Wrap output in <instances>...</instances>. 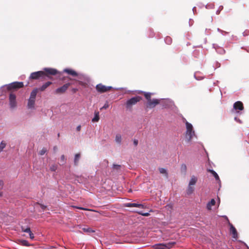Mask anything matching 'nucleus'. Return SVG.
<instances>
[{"label": "nucleus", "instance_id": "b1692460", "mask_svg": "<svg viewBox=\"0 0 249 249\" xmlns=\"http://www.w3.org/2000/svg\"><path fill=\"white\" fill-rule=\"evenodd\" d=\"M115 142L119 144H120L121 143L122 136L120 134H118L116 135Z\"/></svg>", "mask_w": 249, "mask_h": 249}, {"label": "nucleus", "instance_id": "a211bd4d", "mask_svg": "<svg viewBox=\"0 0 249 249\" xmlns=\"http://www.w3.org/2000/svg\"><path fill=\"white\" fill-rule=\"evenodd\" d=\"M197 178L196 177H195V176H192L191 177V179L190 180L189 185H190V186H192V185H195L197 182Z\"/></svg>", "mask_w": 249, "mask_h": 249}, {"label": "nucleus", "instance_id": "f257e3e1", "mask_svg": "<svg viewBox=\"0 0 249 249\" xmlns=\"http://www.w3.org/2000/svg\"><path fill=\"white\" fill-rule=\"evenodd\" d=\"M38 92V89L36 88L34 89L30 94V96L28 99L27 107L28 108H34L35 100L37 93Z\"/></svg>", "mask_w": 249, "mask_h": 249}, {"label": "nucleus", "instance_id": "58836bf2", "mask_svg": "<svg viewBox=\"0 0 249 249\" xmlns=\"http://www.w3.org/2000/svg\"><path fill=\"white\" fill-rule=\"evenodd\" d=\"M3 186V182L0 181V191L2 189ZM2 196V193L0 191V197Z\"/></svg>", "mask_w": 249, "mask_h": 249}, {"label": "nucleus", "instance_id": "f3484780", "mask_svg": "<svg viewBox=\"0 0 249 249\" xmlns=\"http://www.w3.org/2000/svg\"><path fill=\"white\" fill-rule=\"evenodd\" d=\"M52 84V82H50V81H48V82H47L46 83H45V84H44L41 87H40L39 88L37 89H38V90H40L41 91H44L49 86H50Z\"/></svg>", "mask_w": 249, "mask_h": 249}, {"label": "nucleus", "instance_id": "2eb2a0df", "mask_svg": "<svg viewBox=\"0 0 249 249\" xmlns=\"http://www.w3.org/2000/svg\"><path fill=\"white\" fill-rule=\"evenodd\" d=\"M21 230L23 232L28 233L29 234L30 239H34V234L31 231V229L29 227H28V228L25 229L23 227H22Z\"/></svg>", "mask_w": 249, "mask_h": 249}, {"label": "nucleus", "instance_id": "393cba45", "mask_svg": "<svg viewBox=\"0 0 249 249\" xmlns=\"http://www.w3.org/2000/svg\"><path fill=\"white\" fill-rule=\"evenodd\" d=\"M194 191V188L192 186L188 185V188L187 189V194L188 195H191L193 193Z\"/></svg>", "mask_w": 249, "mask_h": 249}, {"label": "nucleus", "instance_id": "4c0bfd02", "mask_svg": "<svg viewBox=\"0 0 249 249\" xmlns=\"http://www.w3.org/2000/svg\"><path fill=\"white\" fill-rule=\"evenodd\" d=\"M109 105L108 104V102H106V104L104 105V106L100 108L101 110L103 109H107Z\"/></svg>", "mask_w": 249, "mask_h": 249}, {"label": "nucleus", "instance_id": "f8f14e48", "mask_svg": "<svg viewBox=\"0 0 249 249\" xmlns=\"http://www.w3.org/2000/svg\"><path fill=\"white\" fill-rule=\"evenodd\" d=\"M125 206L127 207H138L144 209L145 208L144 205L141 204L135 203H127L125 204Z\"/></svg>", "mask_w": 249, "mask_h": 249}, {"label": "nucleus", "instance_id": "c756f323", "mask_svg": "<svg viewBox=\"0 0 249 249\" xmlns=\"http://www.w3.org/2000/svg\"><path fill=\"white\" fill-rule=\"evenodd\" d=\"M83 231L86 232H94V231L92 230L91 229L89 228H84L82 229Z\"/></svg>", "mask_w": 249, "mask_h": 249}, {"label": "nucleus", "instance_id": "0eeeda50", "mask_svg": "<svg viewBox=\"0 0 249 249\" xmlns=\"http://www.w3.org/2000/svg\"><path fill=\"white\" fill-rule=\"evenodd\" d=\"M71 85V83H67L64 84L63 86L57 88L54 91V93L56 94H61L64 93Z\"/></svg>", "mask_w": 249, "mask_h": 249}, {"label": "nucleus", "instance_id": "9d476101", "mask_svg": "<svg viewBox=\"0 0 249 249\" xmlns=\"http://www.w3.org/2000/svg\"><path fill=\"white\" fill-rule=\"evenodd\" d=\"M44 76V72L43 71H38L36 72H32L30 76V78L31 79H38L40 77H43Z\"/></svg>", "mask_w": 249, "mask_h": 249}, {"label": "nucleus", "instance_id": "f03ea898", "mask_svg": "<svg viewBox=\"0 0 249 249\" xmlns=\"http://www.w3.org/2000/svg\"><path fill=\"white\" fill-rule=\"evenodd\" d=\"M185 122L186 127V138L190 141L193 138V136L195 135V131L193 130V127L191 124L188 122L185 119Z\"/></svg>", "mask_w": 249, "mask_h": 249}, {"label": "nucleus", "instance_id": "1a4fd4ad", "mask_svg": "<svg viewBox=\"0 0 249 249\" xmlns=\"http://www.w3.org/2000/svg\"><path fill=\"white\" fill-rule=\"evenodd\" d=\"M9 105L11 108H14L17 106L16 96L12 93L9 95Z\"/></svg>", "mask_w": 249, "mask_h": 249}, {"label": "nucleus", "instance_id": "e433bc0d", "mask_svg": "<svg viewBox=\"0 0 249 249\" xmlns=\"http://www.w3.org/2000/svg\"><path fill=\"white\" fill-rule=\"evenodd\" d=\"M36 205H39L40 206V207L41 208V209H42L43 211H44V210H45V209L46 208V207H47V206H46L44 205H43V204H40L39 203H38V202H37V203H36Z\"/></svg>", "mask_w": 249, "mask_h": 249}, {"label": "nucleus", "instance_id": "20e7f679", "mask_svg": "<svg viewBox=\"0 0 249 249\" xmlns=\"http://www.w3.org/2000/svg\"><path fill=\"white\" fill-rule=\"evenodd\" d=\"M24 87L22 82H14L6 86L7 89L9 91L17 90Z\"/></svg>", "mask_w": 249, "mask_h": 249}, {"label": "nucleus", "instance_id": "a18cd8bd", "mask_svg": "<svg viewBox=\"0 0 249 249\" xmlns=\"http://www.w3.org/2000/svg\"><path fill=\"white\" fill-rule=\"evenodd\" d=\"M53 149L54 150H55L57 149V147L56 146H55V147H54Z\"/></svg>", "mask_w": 249, "mask_h": 249}, {"label": "nucleus", "instance_id": "72a5a7b5", "mask_svg": "<svg viewBox=\"0 0 249 249\" xmlns=\"http://www.w3.org/2000/svg\"><path fill=\"white\" fill-rule=\"evenodd\" d=\"M139 214L144 216H148L150 215V213H142V212H138Z\"/></svg>", "mask_w": 249, "mask_h": 249}, {"label": "nucleus", "instance_id": "4be33fe9", "mask_svg": "<svg viewBox=\"0 0 249 249\" xmlns=\"http://www.w3.org/2000/svg\"><path fill=\"white\" fill-rule=\"evenodd\" d=\"M209 171L212 173L216 180H219V178L217 174L213 170H209Z\"/></svg>", "mask_w": 249, "mask_h": 249}, {"label": "nucleus", "instance_id": "bb28decb", "mask_svg": "<svg viewBox=\"0 0 249 249\" xmlns=\"http://www.w3.org/2000/svg\"><path fill=\"white\" fill-rule=\"evenodd\" d=\"M20 244L22 246H26V247H29L30 246V244L27 240H22L20 241Z\"/></svg>", "mask_w": 249, "mask_h": 249}, {"label": "nucleus", "instance_id": "7c9ffc66", "mask_svg": "<svg viewBox=\"0 0 249 249\" xmlns=\"http://www.w3.org/2000/svg\"><path fill=\"white\" fill-rule=\"evenodd\" d=\"M121 166L120 165L115 164H114L113 165V169L114 170L119 171L121 169Z\"/></svg>", "mask_w": 249, "mask_h": 249}, {"label": "nucleus", "instance_id": "c9c22d12", "mask_svg": "<svg viewBox=\"0 0 249 249\" xmlns=\"http://www.w3.org/2000/svg\"><path fill=\"white\" fill-rule=\"evenodd\" d=\"M47 151V150L45 148H43L39 152V154L40 155H43Z\"/></svg>", "mask_w": 249, "mask_h": 249}, {"label": "nucleus", "instance_id": "cd10ccee", "mask_svg": "<svg viewBox=\"0 0 249 249\" xmlns=\"http://www.w3.org/2000/svg\"><path fill=\"white\" fill-rule=\"evenodd\" d=\"M6 145V142L2 141L0 143V153L2 151L3 149L5 147Z\"/></svg>", "mask_w": 249, "mask_h": 249}, {"label": "nucleus", "instance_id": "37998d69", "mask_svg": "<svg viewBox=\"0 0 249 249\" xmlns=\"http://www.w3.org/2000/svg\"><path fill=\"white\" fill-rule=\"evenodd\" d=\"M81 126L80 125H79L78 126H77L76 127L77 131H80L81 130Z\"/></svg>", "mask_w": 249, "mask_h": 249}, {"label": "nucleus", "instance_id": "a19ab883", "mask_svg": "<svg viewBox=\"0 0 249 249\" xmlns=\"http://www.w3.org/2000/svg\"><path fill=\"white\" fill-rule=\"evenodd\" d=\"M78 89H76V88H72L71 89V91L73 92V93H76L77 91H78Z\"/></svg>", "mask_w": 249, "mask_h": 249}, {"label": "nucleus", "instance_id": "423d86ee", "mask_svg": "<svg viewBox=\"0 0 249 249\" xmlns=\"http://www.w3.org/2000/svg\"><path fill=\"white\" fill-rule=\"evenodd\" d=\"M96 89L98 92L104 93L111 90L112 89V87L111 86H106L102 84H99L96 85Z\"/></svg>", "mask_w": 249, "mask_h": 249}, {"label": "nucleus", "instance_id": "6e6552de", "mask_svg": "<svg viewBox=\"0 0 249 249\" xmlns=\"http://www.w3.org/2000/svg\"><path fill=\"white\" fill-rule=\"evenodd\" d=\"M44 76L50 77V75H55L58 73L57 70L53 68H45L44 69Z\"/></svg>", "mask_w": 249, "mask_h": 249}, {"label": "nucleus", "instance_id": "dca6fc26", "mask_svg": "<svg viewBox=\"0 0 249 249\" xmlns=\"http://www.w3.org/2000/svg\"><path fill=\"white\" fill-rule=\"evenodd\" d=\"M230 231L232 234V237L234 238L237 237V232L235 228L232 225L230 224Z\"/></svg>", "mask_w": 249, "mask_h": 249}, {"label": "nucleus", "instance_id": "9b49d317", "mask_svg": "<svg viewBox=\"0 0 249 249\" xmlns=\"http://www.w3.org/2000/svg\"><path fill=\"white\" fill-rule=\"evenodd\" d=\"M160 103V100L157 99H153L151 100V101L147 102L146 107L147 108H154L157 105H158Z\"/></svg>", "mask_w": 249, "mask_h": 249}, {"label": "nucleus", "instance_id": "f704fd0d", "mask_svg": "<svg viewBox=\"0 0 249 249\" xmlns=\"http://www.w3.org/2000/svg\"><path fill=\"white\" fill-rule=\"evenodd\" d=\"M57 165L55 164L52 165L50 167V170L52 171H55L57 169Z\"/></svg>", "mask_w": 249, "mask_h": 249}, {"label": "nucleus", "instance_id": "2f4dec72", "mask_svg": "<svg viewBox=\"0 0 249 249\" xmlns=\"http://www.w3.org/2000/svg\"><path fill=\"white\" fill-rule=\"evenodd\" d=\"M180 170L182 172H183L184 173H186L187 170L186 165L185 164H181L180 167Z\"/></svg>", "mask_w": 249, "mask_h": 249}, {"label": "nucleus", "instance_id": "6ab92c4d", "mask_svg": "<svg viewBox=\"0 0 249 249\" xmlns=\"http://www.w3.org/2000/svg\"><path fill=\"white\" fill-rule=\"evenodd\" d=\"M159 170L160 174L164 175L165 177L166 178H168V174L167 173V170L163 168H159Z\"/></svg>", "mask_w": 249, "mask_h": 249}, {"label": "nucleus", "instance_id": "ea45409f", "mask_svg": "<svg viewBox=\"0 0 249 249\" xmlns=\"http://www.w3.org/2000/svg\"><path fill=\"white\" fill-rule=\"evenodd\" d=\"M79 84L81 85V86H85L86 85V83L82 82V81H77Z\"/></svg>", "mask_w": 249, "mask_h": 249}, {"label": "nucleus", "instance_id": "7ed1b4c3", "mask_svg": "<svg viewBox=\"0 0 249 249\" xmlns=\"http://www.w3.org/2000/svg\"><path fill=\"white\" fill-rule=\"evenodd\" d=\"M142 99V98L139 96L133 97L130 99L128 100L126 103V107L127 109L131 110L132 106L136 105L138 102H140Z\"/></svg>", "mask_w": 249, "mask_h": 249}, {"label": "nucleus", "instance_id": "412c9836", "mask_svg": "<svg viewBox=\"0 0 249 249\" xmlns=\"http://www.w3.org/2000/svg\"><path fill=\"white\" fill-rule=\"evenodd\" d=\"M80 158V153H77V154H75V157H74V163L75 165H77Z\"/></svg>", "mask_w": 249, "mask_h": 249}, {"label": "nucleus", "instance_id": "a878e982", "mask_svg": "<svg viewBox=\"0 0 249 249\" xmlns=\"http://www.w3.org/2000/svg\"><path fill=\"white\" fill-rule=\"evenodd\" d=\"M144 96L145 98L147 100V102L151 101V93L149 92H144Z\"/></svg>", "mask_w": 249, "mask_h": 249}, {"label": "nucleus", "instance_id": "49530a36", "mask_svg": "<svg viewBox=\"0 0 249 249\" xmlns=\"http://www.w3.org/2000/svg\"><path fill=\"white\" fill-rule=\"evenodd\" d=\"M222 52H223V53H225V50H222Z\"/></svg>", "mask_w": 249, "mask_h": 249}, {"label": "nucleus", "instance_id": "aec40b11", "mask_svg": "<svg viewBox=\"0 0 249 249\" xmlns=\"http://www.w3.org/2000/svg\"><path fill=\"white\" fill-rule=\"evenodd\" d=\"M215 204V200L214 199H212L207 204V208L209 210H211L212 206H214Z\"/></svg>", "mask_w": 249, "mask_h": 249}, {"label": "nucleus", "instance_id": "4468645a", "mask_svg": "<svg viewBox=\"0 0 249 249\" xmlns=\"http://www.w3.org/2000/svg\"><path fill=\"white\" fill-rule=\"evenodd\" d=\"M63 72L73 76H77L78 75V73L75 71L70 69H65L63 70Z\"/></svg>", "mask_w": 249, "mask_h": 249}, {"label": "nucleus", "instance_id": "79ce46f5", "mask_svg": "<svg viewBox=\"0 0 249 249\" xmlns=\"http://www.w3.org/2000/svg\"><path fill=\"white\" fill-rule=\"evenodd\" d=\"M133 143L135 146H137L138 144V141L137 140H134L133 141Z\"/></svg>", "mask_w": 249, "mask_h": 249}, {"label": "nucleus", "instance_id": "5701e85b", "mask_svg": "<svg viewBox=\"0 0 249 249\" xmlns=\"http://www.w3.org/2000/svg\"><path fill=\"white\" fill-rule=\"evenodd\" d=\"M99 120V112H95V116L92 119V121L93 122H98Z\"/></svg>", "mask_w": 249, "mask_h": 249}, {"label": "nucleus", "instance_id": "ddd939ff", "mask_svg": "<svg viewBox=\"0 0 249 249\" xmlns=\"http://www.w3.org/2000/svg\"><path fill=\"white\" fill-rule=\"evenodd\" d=\"M233 107L236 110H242L244 109L243 104L241 101H237L233 105Z\"/></svg>", "mask_w": 249, "mask_h": 249}, {"label": "nucleus", "instance_id": "c85d7f7f", "mask_svg": "<svg viewBox=\"0 0 249 249\" xmlns=\"http://www.w3.org/2000/svg\"><path fill=\"white\" fill-rule=\"evenodd\" d=\"M71 207H72V208L78 209H80V210H85V211H94V210H91V209H87V208H84V207H78V206H71Z\"/></svg>", "mask_w": 249, "mask_h": 249}, {"label": "nucleus", "instance_id": "39448f33", "mask_svg": "<svg viewBox=\"0 0 249 249\" xmlns=\"http://www.w3.org/2000/svg\"><path fill=\"white\" fill-rule=\"evenodd\" d=\"M175 242H169L166 243L158 244L154 245L155 249H169L175 244Z\"/></svg>", "mask_w": 249, "mask_h": 249}, {"label": "nucleus", "instance_id": "c03bdc74", "mask_svg": "<svg viewBox=\"0 0 249 249\" xmlns=\"http://www.w3.org/2000/svg\"><path fill=\"white\" fill-rule=\"evenodd\" d=\"M61 160H62L63 161H64L65 160V156L64 155H62L61 156Z\"/></svg>", "mask_w": 249, "mask_h": 249}, {"label": "nucleus", "instance_id": "473e14b6", "mask_svg": "<svg viewBox=\"0 0 249 249\" xmlns=\"http://www.w3.org/2000/svg\"><path fill=\"white\" fill-rule=\"evenodd\" d=\"M165 41L166 43H167L168 44H170L172 42V39L170 37L167 36L165 38Z\"/></svg>", "mask_w": 249, "mask_h": 249}]
</instances>
